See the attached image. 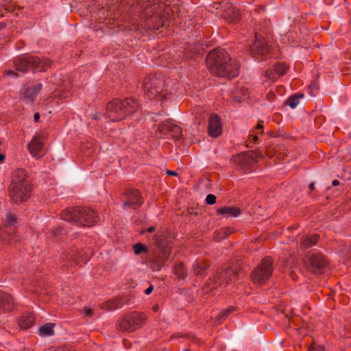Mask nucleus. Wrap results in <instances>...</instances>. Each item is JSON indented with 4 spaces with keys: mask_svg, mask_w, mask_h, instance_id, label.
I'll use <instances>...</instances> for the list:
<instances>
[{
    "mask_svg": "<svg viewBox=\"0 0 351 351\" xmlns=\"http://www.w3.org/2000/svg\"><path fill=\"white\" fill-rule=\"evenodd\" d=\"M15 308V301L8 293L0 291V313H10Z\"/></svg>",
    "mask_w": 351,
    "mask_h": 351,
    "instance_id": "obj_17",
    "label": "nucleus"
},
{
    "mask_svg": "<svg viewBox=\"0 0 351 351\" xmlns=\"http://www.w3.org/2000/svg\"><path fill=\"white\" fill-rule=\"evenodd\" d=\"M117 328L122 332H131L134 331L129 317H128V314H125L123 317L118 320Z\"/></svg>",
    "mask_w": 351,
    "mask_h": 351,
    "instance_id": "obj_26",
    "label": "nucleus"
},
{
    "mask_svg": "<svg viewBox=\"0 0 351 351\" xmlns=\"http://www.w3.org/2000/svg\"><path fill=\"white\" fill-rule=\"evenodd\" d=\"M192 341H194L195 343L199 344V345L201 343L200 340L198 339L197 337H193Z\"/></svg>",
    "mask_w": 351,
    "mask_h": 351,
    "instance_id": "obj_54",
    "label": "nucleus"
},
{
    "mask_svg": "<svg viewBox=\"0 0 351 351\" xmlns=\"http://www.w3.org/2000/svg\"><path fill=\"white\" fill-rule=\"evenodd\" d=\"M274 71L278 76L283 75L287 70V66L284 63H278L274 66Z\"/></svg>",
    "mask_w": 351,
    "mask_h": 351,
    "instance_id": "obj_33",
    "label": "nucleus"
},
{
    "mask_svg": "<svg viewBox=\"0 0 351 351\" xmlns=\"http://www.w3.org/2000/svg\"><path fill=\"white\" fill-rule=\"evenodd\" d=\"M84 311L86 316L93 317L94 315L93 310L90 308L85 307Z\"/></svg>",
    "mask_w": 351,
    "mask_h": 351,
    "instance_id": "obj_45",
    "label": "nucleus"
},
{
    "mask_svg": "<svg viewBox=\"0 0 351 351\" xmlns=\"http://www.w3.org/2000/svg\"><path fill=\"white\" fill-rule=\"evenodd\" d=\"M61 218L81 226H92L99 219L97 213L88 207H71L64 209Z\"/></svg>",
    "mask_w": 351,
    "mask_h": 351,
    "instance_id": "obj_4",
    "label": "nucleus"
},
{
    "mask_svg": "<svg viewBox=\"0 0 351 351\" xmlns=\"http://www.w3.org/2000/svg\"><path fill=\"white\" fill-rule=\"evenodd\" d=\"M154 289V287L152 285H150L147 289L145 291V293L147 295L150 294Z\"/></svg>",
    "mask_w": 351,
    "mask_h": 351,
    "instance_id": "obj_48",
    "label": "nucleus"
},
{
    "mask_svg": "<svg viewBox=\"0 0 351 351\" xmlns=\"http://www.w3.org/2000/svg\"><path fill=\"white\" fill-rule=\"evenodd\" d=\"M303 97L304 95L302 93H296L288 98L286 104L289 106L291 108H294L298 105L300 99Z\"/></svg>",
    "mask_w": 351,
    "mask_h": 351,
    "instance_id": "obj_29",
    "label": "nucleus"
},
{
    "mask_svg": "<svg viewBox=\"0 0 351 351\" xmlns=\"http://www.w3.org/2000/svg\"><path fill=\"white\" fill-rule=\"evenodd\" d=\"M63 80L60 76H53L48 80L47 88V92L53 95V97H62L64 92V85Z\"/></svg>",
    "mask_w": 351,
    "mask_h": 351,
    "instance_id": "obj_15",
    "label": "nucleus"
},
{
    "mask_svg": "<svg viewBox=\"0 0 351 351\" xmlns=\"http://www.w3.org/2000/svg\"><path fill=\"white\" fill-rule=\"evenodd\" d=\"M219 215H223L226 216L237 217L241 214V210L237 207H222L217 209Z\"/></svg>",
    "mask_w": 351,
    "mask_h": 351,
    "instance_id": "obj_27",
    "label": "nucleus"
},
{
    "mask_svg": "<svg viewBox=\"0 0 351 351\" xmlns=\"http://www.w3.org/2000/svg\"><path fill=\"white\" fill-rule=\"evenodd\" d=\"M304 263L307 269L313 274H321L328 265L326 257L320 253L308 254L304 258Z\"/></svg>",
    "mask_w": 351,
    "mask_h": 351,
    "instance_id": "obj_10",
    "label": "nucleus"
},
{
    "mask_svg": "<svg viewBox=\"0 0 351 351\" xmlns=\"http://www.w3.org/2000/svg\"><path fill=\"white\" fill-rule=\"evenodd\" d=\"M165 124L169 127V133L173 138L178 139L182 136V130L179 126L173 123H166Z\"/></svg>",
    "mask_w": 351,
    "mask_h": 351,
    "instance_id": "obj_28",
    "label": "nucleus"
},
{
    "mask_svg": "<svg viewBox=\"0 0 351 351\" xmlns=\"http://www.w3.org/2000/svg\"><path fill=\"white\" fill-rule=\"evenodd\" d=\"M44 146V138L41 134H36L28 144V149L32 156L39 159Z\"/></svg>",
    "mask_w": 351,
    "mask_h": 351,
    "instance_id": "obj_16",
    "label": "nucleus"
},
{
    "mask_svg": "<svg viewBox=\"0 0 351 351\" xmlns=\"http://www.w3.org/2000/svg\"><path fill=\"white\" fill-rule=\"evenodd\" d=\"M65 232L64 229L61 227L57 228L51 231L53 237L56 238L57 240H62Z\"/></svg>",
    "mask_w": 351,
    "mask_h": 351,
    "instance_id": "obj_34",
    "label": "nucleus"
},
{
    "mask_svg": "<svg viewBox=\"0 0 351 351\" xmlns=\"http://www.w3.org/2000/svg\"><path fill=\"white\" fill-rule=\"evenodd\" d=\"M309 189L310 190L313 191L315 189V185H314V183H311L310 185H309Z\"/></svg>",
    "mask_w": 351,
    "mask_h": 351,
    "instance_id": "obj_58",
    "label": "nucleus"
},
{
    "mask_svg": "<svg viewBox=\"0 0 351 351\" xmlns=\"http://www.w3.org/2000/svg\"><path fill=\"white\" fill-rule=\"evenodd\" d=\"M339 184V182L337 180H334L332 182V186H338Z\"/></svg>",
    "mask_w": 351,
    "mask_h": 351,
    "instance_id": "obj_55",
    "label": "nucleus"
},
{
    "mask_svg": "<svg viewBox=\"0 0 351 351\" xmlns=\"http://www.w3.org/2000/svg\"><path fill=\"white\" fill-rule=\"evenodd\" d=\"M173 123L172 121H163V122H161L160 123L158 124V130L162 134H168L169 133V127L167 126L165 123Z\"/></svg>",
    "mask_w": 351,
    "mask_h": 351,
    "instance_id": "obj_35",
    "label": "nucleus"
},
{
    "mask_svg": "<svg viewBox=\"0 0 351 351\" xmlns=\"http://www.w3.org/2000/svg\"><path fill=\"white\" fill-rule=\"evenodd\" d=\"M249 97L248 89L243 86H237L232 91V98L237 101H245Z\"/></svg>",
    "mask_w": 351,
    "mask_h": 351,
    "instance_id": "obj_24",
    "label": "nucleus"
},
{
    "mask_svg": "<svg viewBox=\"0 0 351 351\" xmlns=\"http://www.w3.org/2000/svg\"><path fill=\"white\" fill-rule=\"evenodd\" d=\"M133 249L135 254H140L142 252H146L147 251V247L141 243H136L133 245Z\"/></svg>",
    "mask_w": 351,
    "mask_h": 351,
    "instance_id": "obj_36",
    "label": "nucleus"
},
{
    "mask_svg": "<svg viewBox=\"0 0 351 351\" xmlns=\"http://www.w3.org/2000/svg\"><path fill=\"white\" fill-rule=\"evenodd\" d=\"M267 155L268 156L271 157V155L269 154V151H268V150L267 151Z\"/></svg>",
    "mask_w": 351,
    "mask_h": 351,
    "instance_id": "obj_62",
    "label": "nucleus"
},
{
    "mask_svg": "<svg viewBox=\"0 0 351 351\" xmlns=\"http://www.w3.org/2000/svg\"><path fill=\"white\" fill-rule=\"evenodd\" d=\"M206 291H208V289L204 288Z\"/></svg>",
    "mask_w": 351,
    "mask_h": 351,
    "instance_id": "obj_63",
    "label": "nucleus"
},
{
    "mask_svg": "<svg viewBox=\"0 0 351 351\" xmlns=\"http://www.w3.org/2000/svg\"><path fill=\"white\" fill-rule=\"evenodd\" d=\"M167 173L169 176H177V173L176 171H171V170H167Z\"/></svg>",
    "mask_w": 351,
    "mask_h": 351,
    "instance_id": "obj_51",
    "label": "nucleus"
},
{
    "mask_svg": "<svg viewBox=\"0 0 351 351\" xmlns=\"http://www.w3.org/2000/svg\"><path fill=\"white\" fill-rule=\"evenodd\" d=\"M206 64L210 72L218 77L234 78L239 75V65L223 49H215L206 56Z\"/></svg>",
    "mask_w": 351,
    "mask_h": 351,
    "instance_id": "obj_1",
    "label": "nucleus"
},
{
    "mask_svg": "<svg viewBox=\"0 0 351 351\" xmlns=\"http://www.w3.org/2000/svg\"><path fill=\"white\" fill-rule=\"evenodd\" d=\"M6 221L10 226H14L17 221V217L16 215L9 213L6 215Z\"/></svg>",
    "mask_w": 351,
    "mask_h": 351,
    "instance_id": "obj_37",
    "label": "nucleus"
},
{
    "mask_svg": "<svg viewBox=\"0 0 351 351\" xmlns=\"http://www.w3.org/2000/svg\"><path fill=\"white\" fill-rule=\"evenodd\" d=\"M59 348H60V347H59V348H53V347H52V348L48 349L47 351H51L52 349H59Z\"/></svg>",
    "mask_w": 351,
    "mask_h": 351,
    "instance_id": "obj_61",
    "label": "nucleus"
},
{
    "mask_svg": "<svg viewBox=\"0 0 351 351\" xmlns=\"http://www.w3.org/2000/svg\"><path fill=\"white\" fill-rule=\"evenodd\" d=\"M222 18L229 23H234L240 19V12L232 5L228 4L222 12Z\"/></svg>",
    "mask_w": 351,
    "mask_h": 351,
    "instance_id": "obj_21",
    "label": "nucleus"
},
{
    "mask_svg": "<svg viewBox=\"0 0 351 351\" xmlns=\"http://www.w3.org/2000/svg\"><path fill=\"white\" fill-rule=\"evenodd\" d=\"M273 262V258L270 256L262 259L251 274V279L254 284L262 285L267 282L274 271Z\"/></svg>",
    "mask_w": 351,
    "mask_h": 351,
    "instance_id": "obj_7",
    "label": "nucleus"
},
{
    "mask_svg": "<svg viewBox=\"0 0 351 351\" xmlns=\"http://www.w3.org/2000/svg\"><path fill=\"white\" fill-rule=\"evenodd\" d=\"M22 95L24 99H27L29 101L33 102L34 97L36 95V93L33 88H27L23 90Z\"/></svg>",
    "mask_w": 351,
    "mask_h": 351,
    "instance_id": "obj_31",
    "label": "nucleus"
},
{
    "mask_svg": "<svg viewBox=\"0 0 351 351\" xmlns=\"http://www.w3.org/2000/svg\"><path fill=\"white\" fill-rule=\"evenodd\" d=\"M138 104L132 98L114 99L106 105V113L112 121H120L138 110Z\"/></svg>",
    "mask_w": 351,
    "mask_h": 351,
    "instance_id": "obj_5",
    "label": "nucleus"
},
{
    "mask_svg": "<svg viewBox=\"0 0 351 351\" xmlns=\"http://www.w3.org/2000/svg\"><path fill=\"white\" fill-rule=\"evenodd\" d=\"M52 63V61L50 60L49 59H46L45 58V66H50Z\"/></svg>",
    "mask_w": 351,
    "mask_h": 351,
    "instance_id": "obj_53",
    "label": "nucleus"
},
{
    "mask_svg": "<svg viewBox=\"0 0 351 351\" xmlns=\"http://www.w3.org/2000/svg\"><path fill=\"white\" fill-rule=\"evenodd\" d=\"M263 121L261 122H259L258 124L257 125L256 128V130H257L260 133H263Z\"/></svg>",
    "mask_w": 351,
    "mask_h": 351,
    "instance_id": "obj_46",
    "label": "nucleus"
},
{
    "mask_svg": "<svg viewBox=\"0 0 351 351\" xmlns=\"http://www.w3.org/2000/svg\"><path fill=\"white\" fill-rule=\"evenodd\" d=\"M241 271V266L239 261L217 270L210 278L212 283L210 289L218 287H226L229 282L234 281Z\"/></svg>",
    "mask_w": 351,
    "mask_h": 351,
    "instance_id": "obj_6",
    "label": "nucleus"
},
{
    "mask_svg": "<svg viewBox=\"0 0 351 351\" xmlns=\"http://www.w3.org/2000/svg\"><path fill=\"white\" fill-rule=\"evenodd\" d=\"M56 324L53 323H47L45 324V337L51 336L54 335L53 328Z\"/></svg>",
    "mask_w": 351,
    "mask_h": 351,
    "instance_id": "obj_38",
    "label": "nucleus"
},
{
    "mask_svg": "<svg viewBox=\"0 0 351 351\" xmlns=\"http://www.w3.org/2000/svg\"><path fill=\"white\" fill-rule=\"evenodd\" d=\"M48 93H49V98H47V100H49V98L54 97L53 96V95L50 94V93H49V92H48Z\"/></svg>",
    "mask_w": 351,
    "mask_h": 351,
    "instance_id": "obj_60",
    "label": "nucleus"
},
{
    "mask_svg": "<svg viewBox=\"0 0 351 351\" xmlns=\"http://www.w3.org/2000/svg\"><path fill=\"white\" fill-rule=\"evenodd\" d=\"M40 119V114L38 112H36L34 114V120L35 122H37Z\"/></svg>",
    "mask_w": 351,
    "mask_h": 351,
    "instance_id": "obj_50",
    "label": "nucleus"
},
{
    "mask_svg": "<svg viewBox=\"0 0 351 351\" xmlns=\"http://www.w3.org/2000/svg\"><path fill=\"white\" fill-rule=\"evenodd\" d=\"M62 261L68 266L84 263L86 260L81 252L72 246L65 249L60 256Z\"/></svg>",
    "mask_w": 351,
    "mask_h": 351,
    "instance_id": "obj_13",
    "label": "nucleus"
},
{
    "mask_svg": "<svg viewBox=\"0 0 351 351\" xmlns=\"http://www.w3.org/2000/svg\"><path fill=\"white\" fill-rule=\"evenodd\" d=\"M252 137V141H253L254 143H256L257 141H258V136L257 135L254 134H251L249 137V139H250V138Z\"/></svg>",
    "mask_w": 351,
    "mask_h": 351,
    "instance_id": "obj_49",
    "label": "nucleus"
},
{
    "mask_svg": "<svg viewBox=\"0 0 351 351\" xmlns=\"http://www.w3.org/2000/svg\"><path fill=\"white\" fill-rule=\"evenodd\" d=\"M38 332L40 336L44 337V325L39 327Z\"/></svg>",
    "mask_w": 351,
    "mask_h": 351,
    "instance_id": "obj_47",
    "label": "nucleus"
},
{
    "mask_svg": "<svg viewBox=\"0 0 351 351\" xmlns=\"http://www.w3.org/2000/svg\"><path fill=\"white\" fill-rule=\"evenodd\" d=\"M206 202L208 205H213L216 202V197L213 194H209L206 197Z\"/></svg>",
    "mask_w": 351,
    "mask_h": 351,
    "instance_id": "obj_42",
    "label": "nucleus"
},
{
    "mask_svg": "<svg viewBox=\"0 0 351 351\" xmlns=\"http://www.w3.org/2000/svg\"><path fill=\"white\" fill-rule=\"evenodd\" d=\"M164 84L162 75H149L145 78L143 82L145 94L149 99H154L162 93Z\"/></svg>",
    "mask_w": 351,
    "mask_h": 351,
    "instance_id": "obj_9",
    "label": "nucleus"
},
{
    "mask_svg": "<svg viewBox=\"0 0 351 351\" xmlns=\"http://www.w3.org/2000/svg\"><path fill=\"white\" fill-rule=\"evenodd\" d=\"M174 274L180 278H184L186 276V269L182 263L176 264Z\"/></svg>",
    "mask_w": 351,
    "mask_h": 351,
    "instance_id": "obj_30",
    "label": "nucleus"
},
{
    "mask_svg": "<svg viewBox=\"0 0 351 351\" xmlns=\"http://www.w3.org/2000/svg\"><path fill=\"white\" fill-rule=\"evenodd\" d=\"M263 158V155L260 152H247L233 156L232 162L243 169H247L251 165L258 162L257 158Z\"/></svg>",
    "mask_w": 351,
    "mask_h": 351,
    "instance_id": "obj_12",
    "label": "nucleus"
},
{
    "mask_svg": "<svg viewBox=\"0 0 351 351\" xmlns=\"http://www.w3.org/2000/svg\"><path fill=\"white\" fill-rule=\"evenodd\" d=\"M265 75L266 77L270 80H275L278 78V76L274 71V68L273 69H268L265 71Z\"/></svg>",
    "mask_w": 351,
    "mask_h": 351,
    "instance_id": "obj_41",
    "label": "nucleus"
},
{
    "mask_svg": "<svg viewBox=\"0 0 351 351\" xmlns=\"http://www.w3.org/2000/svg\"><path fill=\"white\" fill-rule=\"evenodd\" d=\"M152 310L154 311V312H157L158 310H159V305L156 304H154L153 306H152Z\"/></svg>",
    "mask_w": 351,
    "mask_h": 351,
    "instance_id": "obj_52",
    "label": "nucleus"
},
{
    "mask_svg": "<svg viewBox=\"0 0 351 351\" xmlns=\"http://www.w3.org/2000/svg\"><path fill=\"white\" fill-rule=\"evenodd\" d=\"M35 322V315L33 313H24L18 319V325L22 330L31 328Z\"/></svg>",
    "mask_w": 351,
    "mask_h": 351,
    "instance_id": "obj_23",
    "label": "nucleus"
},
{
    "mask_svg": "<svg viewBox=\"0 0 351 351\" xmlns=\"http://www.w3.org/2000/svg\"><path fill=\"white\" fill-rule=\"evenodd\" d=\"M156 247L149 254L147 262L153 271H160L169 259L171 242L161 235H156Z\"/></svg>",
    "mask_w": 351,
    "mask_h": 351,
    "instance_id": "obj_3",
    "label": "nucleus"
},
{
    "mask_svg": "<svg viewBox=\"0 0 351 351\" xmlns=\"http://www.w3.org/2000/svg\"><path fill=\"white\" fill-rule=\"evenodd\" d=\"M253 56H265L268 52L267 45L265 43L261 36L257 33L255 35V41L250 48Z\"/></svg>",
    "mask_w": 351,
    "mask_h": 351,
    "instance_id": "obj_19",
    "label": "nucleus"
},
{
    "mask_svg": "<svg viewBox=\"0 0 351 351\" xmlns=\"http://www.w3.org/2000/svg\"><path fill=\"white\" fill-rule=\"evenodd\" d=\"M51 351H76V350L73 349L72 348H70L68 346H62V347H60V348H59V349H52Z\"/></svg>",
    "mask_w": 351,
    "mask_h": 351,
    "instance_id": "obj_44",
    "label": "nucleus"
},
{
    "mask_svg": "<svg viewBox=\"0 0 351 351\" xmlns=\"http://www.w3.org/2000/svg\"><path fill=\"white\" fill-rule=\"evenodd\" d=\"M106 306H108V310H113L120 308L121 306V304L117 300H110L106 304Z\"/></svg>",
    "mask_w": 351,
    "mask_h": 351,
    "instance_id": "obj_39",
    "label": "nucleus"
},
{
    "mask_svg": "<svg viewBox=\"0 0 351 351\" xmlns=\"http://www.w3.org/2000/svg\"><path fill=\"white\" fill-rule=\"evenodd\" d=\"M209 267L210 264L207 261L203 259L197 260L193 265L192 270L194 276L204 278L206 275Z\"/></svg>",
    "mask_w": 351,
    "mask_h": 351,
    "instance_id": "obj_22",
    "label": "nucleus"
},
{
    "mask_svg": "<svg viewBox=\"0 0 351 351\" xmlns=\"http://www.w3.org/2000/svg\"><path fill=\"white\" fill-rule=\"evenodd\" d=\"M128 317H129L134 331L137 328H142L145 324L147 319L145 313L136 311L128 313Z\"/></svg>",
    "mask_w": 351,
    "mask_h": 351,
    "instance_id": "obj_20",
    "label": "nucleus"
},
{
    "mask_svg": "<svg viewBox=\"0 0 351 351\" xmlns=\"http://www.w3.org/2000/svg\"><path fill=\"white\" fill-rule=\"evenodd\" d=\"M14 66L16 71L26 73L28 71H34L41 64L39 58L32 56H22L13 60Z\"/></svg>",
    "mask_w": 351,
    "mask_h": 351,
    "instance_id": "obj_11",
    "label": "nucleus"
},
{
    "mask_svg": "<svg viewBox=\"0 0 351 351\" xmlns=\"http://www.w3.org/2000/svg\"><path fill=\"white\" fill-rule=\"evenodd\" d=\"M154 230H155V227L154 226H151L149 228H147V231L149 232H152Z\"/></svg>",
    "mask_w": 351,
    "mask_h": 351,
    "instance_id": "obj_56",
    "label": "nucleus"
},
{
    "mask_svg": "<svg viewBox=\"0 0 351 351\" xmlns=\"http://www.w3.org/2000/svg\"><path fill=\"white\" fill-rule=\"evenodd\" d=\"M308 351H325V349L323 346H316L314 344H312L309 346Z\"/></svg>",
    "mask_w": 351,
    "mask_h": 351,
    "instance_id": "obj_43",
    "label": "nucleus"
},
{
    "mask_svg": "<svg viewBox=\"0 0 351 351\" xmlns=\"http://www.w3.org/2000/svg\"><path fill=\"white\" fill-rule=\"evenodd\" d=\"M208 134L214 138L218 137L222 132V125L220 117L214 114H212L208 120Z\"/></svg>",
    "mask_w": 351,
    "mask_h": 351,
    "instance_id": "obj_18",
    "label": "nucleus"
},
{
    "mask_svg": "<svg viewBox=\"0 0 351 351\" xmlns=\"http://www.w3.org/2000/svg\"><path fill=\"white\" fill-rule=\"evenodd\" d=\"M125 200L123 202V207H130L132 209H136L143 202V197L139 191L136 189H127L124 193Z\"/></svg>",
    "mask_w": 351,
    "mask_h": 351,
    "instance_id": "obj_14",
    "label": "nucleus"
},
{
    "mask_svg": "<svg viewBox=\"0 0 351 351\" xmlns=\"http://www.w3.org/2000/svg\"><path fill=\"white\" fill-rule=\"evenodd\" d=\"M268 97H269V99H270L271 98H273L274 97V94L271 93H269Z\"/></svg>",
    "mask_w": 351,
    "mask_h": 351,
    "instance_id": "obj_59",
    "label": "nucleus"
},
{
    "mask_svg": "<svg viewBox=\"0 0 351 351\" xmlns=\"http://www.w3.org/2000/svg\"><path fill=\"white\" fill-rule=\"evenodd\" d=\"M184 351H191L189 349H186Z\"/></svg>",
    "mask_w": 351,
    "mask_h": 351,
    "instance_id": "obj_64",
    "label": "nucleus"
},
{
    "mask_svg": "<svg viewBox=\"0 0 351 351\" xmlns=\"http://www.w3.org/2000/svg\"><path fill=\"white\" fill-rule=\"evenodd\" d=\"M5 159V155L0 154V162H3Z\"/></svg>",
    "mask_w": 351,
    "mask_h": 351,
    "instance_id": "obj_57",
    "label": "nucleus"
},
{
    "mask_svg": "<svg viewBox=\"0 0 351 351\" xmlns=\"http://www.w3.org/2000/svg\"><path fill=\"white\" fill-rule=\"evenodd\" d=\"M234 311V308L232 306H230L227 309H225L220 314H219L218 317H217V322L219 324H221L222 321H223Z\"/></svg>",
    "mask_w": 351,
    "mask_h": 351,
    "instance_id": "obj_32",
    "label": "nucleus"
},
{
    "mask_svg": "<svg viewBox=\"0 0 351 351\" xmlns=\"http://www.w3.org/2000/svg\"><path fill=\"white\" fill-rule=\"evenodd\" d=\"M3 77H10L16 78V77H19V73L16 72V70L15 71H13L11 69L4 70L3 72Z\"/></svg>",
    "mask_w": 351,
    "mask_h": 351,
    "instance_id": "obj_40",
    "label": "nucleus"
},
{
    "mask_svg": "<svg viewBox=\"0 0 351 351\" xmlns=\"http://www.w3.org/2000/svg\"><path fill=\"white\" fill-rule=\"evenodd\" d=\"M158 5L149 4L145 6L143 12V16L146 20L147 29L158 30L160 27L168 25L170 22L169 19H164L161 14L156 13Z\"/></svg>",
    "mask_w": 351,
    "mask_h": 351,
    "instance_id": "obj_8",
    "label": "nucleus"
},
{
    "mask_svg": "<svg viewBox=\"0 0 351 351\" xmlns=\"http://www.w3.org/2000/svg\"><path fill=\"white\" fill-rule=\"evenodd\" d=\"M319 236L313 234L310 236H302L300 241V247L303 250H306L315 245L318 241Z\"/></svg>",
    "mask_w": 351,
    "mask_h": 351,
    "instance_id": "obj_25",
    "label": "nucleus"
},
{
    "mask_svg": "<svg viewBox=\"0 0 351 351\" xmlns=\"http://www.w3.org/2000/svg\"><path fill=\"white\" fill-rule=\"evenodd\" d=\"M31 191L32 186L27 171L22 169H17L8 187V193L12 202L15 204H20L27 201Z\"/></svg>",
    "mask_w": 351,
    "mask_h": 351,
    "instance_id": "obj_2",
    "label": "nucleus"
}]
</instances>
